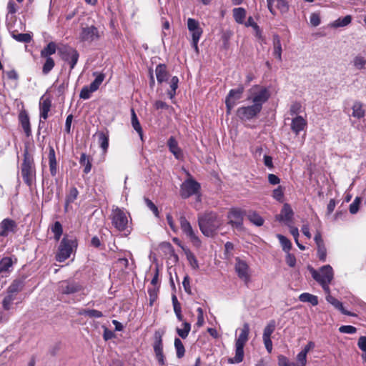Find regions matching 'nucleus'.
<instances>
[{
	"label": "nucleus",
	"instance_id": "c756f323",
	"mask_svg": "<svg viewBox=\"0 0 366 366\" xmlns=\"http://www.w3.org/2000/svg\"><path fill=\"white\" fill-rule=\"evenodd\" d=\"M273 47H274L273 54L276 56L277 59H278L279 61H282V49L280 37L277 34H274L273 36Z\"/></svg>",
	"mask_w": 366,
	"mask_h": 366
},
{
	"label": "nucleus",
	"instance_id": "aec40b11",
	"mask_svg": "<svg viewBox=\"0 0 366 366\" xmlns=\"http://www.w3.org/2000/svg\"><path fill=\"white\" fill-rule=\"evenodd\" d=\"M19 120L26 137L31 134L29 117L25 110L21 111L19 114Z\"/></svg>",
	"mask_w": 366,
	"mask_h": 366
},
{
	"label": "nucleus",
	"instance_id": "c9c22d12",
	"mask_svg": "<svg viewBox=\"0 0 366 366\" xmlns=\"http://www.w3.org/2000/svg\"><path fill=\"white\" fill-rule=\"evenodd\" d=\"M13 262L11 257H5L0 260V274L8 272L12 267Z\"/></svg>",
	"mask_w": 366,
	"mask_h": 366
},
{
	"label": "nucleus",
	"instance_id": "f3484780",
	"mask_svg": "<svg viewBox=\"0 0 366 366\" xmlns=\"http://www.w3.org/2000/svg\"><path fill=\"white\" fill-rule=\"evenodd\" d=\"M267 7L269 11L274 15L275 11L274 7H276L282 14H285L289 10V5L286 0H267Z\"/></svg>",
	"mask_w": 366,
	"mask_h": 366
},
{
	"label": "nucleus",
	"instance_id": "a211bd4d",
	"mask_svg": "<svg viewBox=\"0 0 366 366\" xmlns=\"http://www.w3.org/2000/svg\"><path fill=\"white\" fill-rule=\"evenodd\" d=\"M248 265L244 261L237 259L235 270L238 274V277L246 282H248L249 279L248 274Z\"/></svg>",
	"mask_w": 366,
	"mask_h": 366
},
{
	"label": "nucleus",
	"instance_id": "8fccbe9b",
	"mask_svg": "<svg viewBox=\"0 0 366 366\" xmlns=\"http://www.w3.org/2000/svg\"><path fill=\"white\" fill-rule=\"evenodd\" d=\"M277 239H279L282 247V249L286 252V253H288V252H290V250L292 248V243L290 241L289 239H287L286 237H285L284 235L282 234H277Z\"/></svg>",
	"mask_w": 366,
	"mask_h": 366
},
{
	"label": "nucleus",
	"instance_id": "7c9ffc66",
	"mask_svg": "<svg viewBox=\"0 0 366 366\" xmlns=\"http://www.w3.org/2000/svg\"><path fill=\"white\" fill-rule=\"evenodd\" d=\"M299 300L302 302L310 303L312 306L318 305V297L308 292H304L300 295Z\"/></svg>",
	"mask_w": 366,
	"mask_h": 366
},
{
	"label": "nucleus",
	"instance_id": "7ed1b4c3",
	"mask_svg": "<svg viewBox=\"0 0 366 366\" xmlns=\"http://www.w3.org/2000/svg\"><path fill=\"white\" fill-rule=\"evenodd\" d=\"M21 174L24 182L28 186H31L36 177V168L33 157L26 149L24 152L23 162L21 166Z\"/></svg>",
	"mask_w": 366,
	"mask_h": 366
},
{
	"label": "nucleus",
	"instance_id": "72a5a7b5",
	"mask_svg": "<svg viewBox=\"0 0 366 366\" xmlns=\"http://www.w3.org/2000/svg\"><path fill=\"white\" fill-rule=\"evenodd\" d=\"M233 17L238 24H244L246 17V10L244 8L238 7L232 10Z\"/></svg>",
	"mask_w": 366,
	"mask_h": 366
},
{
	"label": "nucleus",
	"instance_id": "5fc2aeb1",
	"mask_svg": "<svg viewBox=\"0 0 366 366\" xmlns=\"http://www.w3.org/2000/svg\"><path fill=\"white\" fill-rule=\"evenodd\" d=\"M46 61L42 67V72L44 74H48L54 68L55 62L51 57H44Z\"/></svg>",
	"mask_w": 366,
	"mask_h": 366
},
{
	"label": "nucleus",
	"instance_id": "052dcab7",
	"mask_svg": "<svg viewBox=\"0 0 366 366\" xmlns=\"http://www.w3.org/2000/svg\"><path fill=\"white\" fill-rule=\"evenodd\" d=\"M278 366H300L297 363L290 362L288 358L284 355L278 356Z\"/></svg>",
	"mask_w": 366,
	"mask_h": 366
},
{
	"label": "nucleus",
	"instance_id": "e2e57ef3",
	"mask_svg": "<svg viewBox=\"0 0 366 366\" xmlns=\"http://www.w3.org/2000/svg\"><path fill=\"white\" fill-rule=\"evenodd\" d=\"M94 91L91 90V87L89 86H84L79 94V97L83 99H88L91 97V94Z\"/></svg>",
	"mask_w": 366,
	"mask_h": 366
},
{
	"label": "nucleus",
	"instance_id": "393cba45",
	"mask_svg": "<svg viewBox=\"0 0 366 366\" xmlns=\"http://www.w3.org/2000/svg\"><path fill=\"white\" fill-rule=\"evenodd\" d=\"M155 74L158 83L162 84L168 80L169 73L164 64H159L156 66Z\"/></svg>",
	"mask_w": 366,
	"mask_h": 366
},
{
	"label": "nucleus",
	"instance_id": "bb28decb",
	"mask_svg": "<svg viewBox=\"0 0 366 366\" xmlns=\"http://www.w3.org/2000/svg\"><path fill=\"white\" fill-rule=\"evenodd\" d=\"M24 287V281L23 279H16L14 280L9 287L7 288V293L11 295H16L19 292H21Z\"/></svg>",
	"mask_w": 366,
	"mask_h": 366
},
{
	"label": "nucleus",
	"instance_id": "f8f14e48",
	"mask_svg": "<svg viewBox=\"0 0 366 366\" xmlns=\"http://www.w3.org/2000/svg\"><path fill=\"white\" fill-rule=\"evenodd\" d=\"M162 332L156 331L154 333V342L153 345L154 354L159 365L165 364L164 355L163 353Z\"/></svg>",
	"mask_w": 366,
	"mask_h": 366
},
{
	"label": "nucleus",
	"instance_id": "0e129e2a",
	"mask_svg": "<svg viewBox=\"0 0 366 366\" xmlns=\"http://www.w3.org/2000/svg\"><path fill=\"white\" fill-rule=\"evenodd\" d=\"M302 105L300 102H295L292 104L290 109V114L292 116L297 115L301 112Z\"/></svg>",
	"mask_w": 366,
	"mask_h": 366
},
{
	"label": "nucleus",
	"instance_id": "473e14b6",
	"mask_svg": "<svg viewBox=\"0 0 366 366\" xmlns=\"http://www.w3.org/2000/svg\"><path fill=\"white\" fill-rule=\"evenodd\" d=\"M352 64L356 69H366V58L361 54H357L353 58Z\"/></svg>",
	"mask_w": 366,
	"mask_h": 366
},
{
	"label": "nucleus",
	"instance_id": "09e8293b",
	"mask_svg": "<svg viewBox=\"0 0 366 366\" xmlns=\"http://www.w3.org/2000/svg\"><path fill=\"white\" fill-rule=\"evenodd\" d=\"M79 163L81 165L84 166V172L85 174H88L90 172L92 169V163L89 157L86 154L82 153L80 157Z\"/></svg>",
	"mask_w": 366,
	"mask_h": 366
},
{
	"label": "nucleus",
	"instance_id": "20e7f679",
	"mask_svg": "<svg viewBox=\"0 0 366 366\" xmlns=\"http://www.w3.org/2000/svg\"><path fill=\"white\" fill-rule=\"evenodd\" d=\"M76 247L77 242L75 238H69L67 236H64L59 245L56 260L59 262H64L70 257L73 249Z\"/></svg>",
	"mask_w": 366,
	"mask_h": 366
},
{
	"label": "nucleus",
	"instance_id": "603ef678",
	"mask_svg": "<svg viewBox=\"0 0 366 366\" xmlns=\"http://www.w3.org/2000/svg\"><path fill=\"white\" fill-rule=\"evenodd\" d=\"M51 230L54 234L55 240L59 241L63 233L61 224L58 221L55 222L54 224L51 226Z\"/></svg>",
	"mask_w": 366,
	"mask_h": 366
},
{
	"label": "nucleus",
	"instance_id": "5701e85b",
	"mask_svg": "<svg viewBox=\"0 0 366 366\" xmlns=\"http://www.w3.org/2000/svg\"><path fill=\"white\" fill-rule=\"evenodd\" d=\"M326 300L330 304L333 305L336 309L340 310L342 314L348 315V316H352V317L357 316L355 313L351 312H350L348 310H346L344 308V307L342 305V303L341 302H340L337 299L334 297L333 296H332L330 295H327Z\"/></svg>",
	"mask_w": 366,
	"mask_h": 366
},
{
	"label": "nucleus",
	"instance_id": "4468645a",
	"mask_svg": "<svg viewBox=\"0 0 366 366\" xmlns=\"http://www.w3.org/2000/svg\"><path fill=\"white\" fill-rule=\"evenodd\" d=\"M17 229V224L11 219L6 218L0 223V237H6L9 233H15Z\"/></svg>",
	"mask_w": 366,
	"mask_h": 366
},
{
	"label": "nucleus",
	"instance_id": "680f3d73",
	"mask_svg": "<svg viewBox=\"0 0 366 366\" xmlns=\"http://www.w3.org/2000/svg\"><path fill=\"white\" fill-rule=\"evenodd\" d=\"M362 199L361 197H357L352 202V203L350 205V212L352 214H356L359 210V207L361 203Z\"/></svg>",
	"mask_w": 366,
	"mask_h": 366
},
{
	"label": "nucleus",
	"instance_id": "412c9836",
	"mask_svg": "<svg viewBox=\"0 0 366 366\" xmlns=\"http://www.w3.org/2000/svg\"><path fill=\"white\" fill-rule=\"evenodd\" d=\"M167 146L169 151L174 154L177 159L183 158L182 149L178 146V142L174 137H170L167 141Z\"/></svg>",
	"mask_w": 366,
	"mask_h": 366
},
{
	"label": "nucleus",
	"instance_id": "0eeeda50",
	"mask_svg": "<svg viewBox=\"0 0 366 366\" xmlns=\"http://www.w3.org/2000/svg\"><path fill=\"white\" fill-rule=\"evenodd\" d=\"M200 184L192 178H189L184 181L180 186V195L183 199H187L189 197L197 194L199 192Z\"/></svg>",
	"mask_w": 366,
	"mask_h": 366
},
{
	"label": "nucleus",
	"instance_id": "f257e3e1",
	"mask_svg": "<svg viewBox=\"0 0 366 366\" xmlns=\"http://www.w3.org/2000/svg\"><path fill=\"white\" fill-rule=\"evenodd\" d=\"M198 225L202 233L212 237L222 225V221L214 212H206L198 215Z\"/></svg>",
	"mask_w": 366,
	"mask_h": 366
},
{
	"label": "nucleus",
	"instance_id": "338daca9",
	"mask_svg": "<svg viewBox=\"0 0 366 366\" xmlns=\"http://www.w3.org/2000/svg\"><path fill=\"white\" fill-rule=\"evenodd\" d=\"M272 197L279 202H282L284 192L281 186H279L277 188L273 190Z\"/></svg>",
	"mask_w": 366,
	"mask_h": 366
},
{
	"label": "nucleus",
	"instance_id": "ddd939ff",
	"mask_svg": "<svg viewBox=\"0 0 366 366\" xmlns=\"http://www.w3.org/2000/svg\"><path fill=\"white\" fill-rule=\"evenodd\" d=\"M269 97L270 94L269 90L265 87H261L259 92L248 97L247 99L252 100L254 105L260 106V110H262L264 103L269 99Z\"/></svg>",
	"mask_w": 366,
	"mask_h": 366
},
{
	"label": "nucleus",
	"instance_id": "3c124183",
	"mask_svg": "<svg viewBox=\"0 0 366 366\" xmlns=\"http://www.w3.org/2000/svg\"><path fill=\"white\" fill-rule=\"evenodd\" d=\"M174 347L176 350L177 357L179 359L183 357L185 353V349L181 340L178 337L174 339Z\"/></svg>",
	"mask_w": 366,
	"mask_h": 366
},
{
	"label": "nucleus",
	"instance_id": "2f4dec72",
	"mask_svg": "<svg viewBox=\"0 0 366 366\" xmlns=\"http://www.w3.org/2000/svg\"><path fill=\"white\" fill-rule=\"evenodd\" d=\"M352 116L357 119L362 118L365 114V111L363 109V104L360 102H355L352 105Z\"/></svg>",
	"mask_w": 366,
	"mask_h": 366
},
{
	"label": "nucleus",
	"instance_id": "864d4df0",
	"mask_svg": "<svg viewBox=\"0 0 366 366\" xmlns=\"http://www.w3.org/2000/svg\"><path fill=\"white\" fill-rule=\"evenodd\" d=\"M79 194V192L75 187H72L69 189V194L66 197V207L71 203L74 202Z\"/></svg>",
	"mask_w": 366,
	"mask_h": 366
},
{
	"label": "nucleus",
	"instance_id": "69168bd1",
	"mask_svg": "<svg viewBox=\"0 0 366 366\" xmlns=\"http://www.w3.org/2000/svg\"><path fill=\"white\" fill-rule=\"evenodd\" d=\"M339 332L345 334H354L357 332V328L352 325H342L340 327Z\"/></svg>",
	"mask_w": 366,
	"mask_h": 366
},
{
	"label": "nucleus",
	"instance_id": "6ab92c4d",
	"mask_svg": "<svg viewBox=\"0 0 366 366\" xmlns=\"http://www.w3.org/2000/svg\"><path fill=\"white\" fill-rule=\"evenodd\" d=\"M306 126L307 121L301 116H297L292 119L291 129L296 135L304 130Z\"/></svg>",
	"mask_w": 366,
	"mask_h": 366
},
{
	"label": "nucleus",
	"instance_id": "e433bc0d",
	"mask_svg": "<svg viewBox=\"0 0 366 366\" xmlns=\"http://www.w3.org/2000/svg\"><path fill=\"white\" fill-rule=\"evenodd\" d=\"M56 51V44L54 41L49 42L46 46H45L41 51V57H51L50 56L55 54Z\"/></svg>",
	"mask_w": 366,
	"mask_h": 366
},
{
	"label": "nucleus",
	"instance_id": "37998d69",
	"mask_svg": "<svg viewBox=\"0 0 366 366\" xmlns=\"http://www.w3.org/2000/svg\"><path fill=\"white\" fill-rule=\"evenodd\" d=\"M351 21L352 16L350 15H347L343 18H338L331 24V26L335 28L343 27L350 24Z\"/></svg>",
	"mask_w": 366,
	"mask_h": 366
},
{
	"label": "nucleus",
	"instance_id": "2eb2a0df",
	"mask_svg": "<svg viewBox=\"0 0 366 366\" xmlns=\"http://www.w3.org/2000/svg\"><path fill=\"white\" fill-rule=\"evenodd\" d=\"M51 107V101L49 98H44L42 97L39 102V110H40V121L39 124V129L41 128V124H44V122L41 120H46L48 118V113L50 111Z\"/></svg>",
	"mask_w": 366,
	"mask_h": 366
},
{
	"label": "nucleus",
	"instance_id": "f03ea898",
	"mask_svg": "<svg viewBox=\"0 0 366 366\" xmlns=\"http://www.w3.org/2000/svg\"><path fill=\"white\" fill-rule=\"evenodd\" d=\"M83 290V286L72 279H67L58 282L57 297L58 300L66 303H70V296Z\"/></svg>",
	"mask_w": 366,
	"mask_h": 366
},
{
	"label": "nucleus",
	"instance_id": "a878e982",
	"mask_svg": "<svg viewBox=\"0 0 366 366\" xmlns=\"http://www.w3.org/2000/svg\"><path fill=\"white\" fill-rule=\"evenodd\" d=\"M49 164L51 175L54 177L57 174V162L54 149L52 146L49 147Z\"/></svg>",
	"mask_w": 366,
	"mask_h": 366
},
{
	"label": "nucleus",
	"instance_id": "4c0bfd02",
	"mask_svg": "<svg viewBox=\"0 0 366 366\" xmlns=\"http://www.w3.org/2000/svg\"><path fill=\"white\" fill-rule=\"evenodd\" d=\"M248 219L256 226H262L264 224V219L256 212L251 211L247 214Z\"/></svg>",
	"mask_w": 366,
	"mask_h": 366
},
{
	"label": "nucleus",
	"instance_id": "1a4fd4ad",
	"mask_svg": "<svg viewBox=\"0 0 366 366\" xmlns=\"http://www.w3.org/2000/svg\"><path fill=\"white\" fill-rule=\"evenodd\" d=\"M58 51L62 60L68 62L70 64V69H73L79 57L78 51L75 49L67 46L59 48Z\"/></svg>",
	"mask_w": 366,
	"mask_h": 366
},
{
	"label": "nucleus",
	"instance_id": "58836bf2",
	"mask_svg": "<svg viewBox=\"0 0 366 366\" xmlns=\"http://www.w3.org/2000/svg\"><path fill=\"white\" fill-rule=\"evenodd\" d=\"M79 315H84L90 318H100L103 317L101 311L94 309H84L79 312Z\"/></svg>",
	"mask_w": 366,
	"mask_h": 366
},
{
	"label": "nucleus",
	"instance_id": "c85d7f7f",
	"mask_svg": "<svg viewBox=\"0 0 366 366\" xmlns=\"http://www.w3.org/2000/svg\"><path fill=\"white\" fill-rule=\"evenodd\" d=\"M244 345L238 344L235 342V356L233 358L229 359V362L239 363L244 359Z\"/></svg>",
	"mask_w": 366,
	"mask_h": 366
},
{
	"label": "nucleus",
	"instance_id": "a18cd8bd",
	"mask_svg": "<svg viewBox=\"0 0 366 366\" xmlns=\"http://www.w3.org/2000/svg\"><path fill=\"white\" fill-rule=\"evenodd\" d=\"M94 75H96L95 79L89 84V86L91 87L92 91L96 92L99 86L102 84L104 79V74H97V72H94L93 74Z\"/></svg>",
	"mask_w": 366,
	"mask_h": 366
},
{
	"label": "nucleus",
	"instance_id": "9d476101",
	"mask_svg": "<svg viewBox=\"0 0 366 366\" xmlns=\"http://www.w3.org/2000/svg\"><path fill=\"white\" fill-rule=\"evenodd\" d=\"M180 227L186 236L190 239L194 246L199 247L201 245V240L193 229L191 224L187 221L184 216L179 217Z\"/></svg>",
	"mask_w": 366,
	"mask_h": 366
},
{
	"label": "nucleus",
	"instance_id": "dca6fc26",
	"mask_svg": "<svg viewBox=\"0 0 366 366\" xmlns=\"http://www.w3.org/2000/svg\"><path fill=\"white\" fill-rule=\"evenodd\" d=\"M187 28L192 35V39L201 38L203 34V29L197 20L189 18L187 19Z\"/></svg>",
	"mask_w": 366,
	"mask_h": 366
},
{
	"label": "nucleus",
	"instance_id": "b1692460",
	"mask_svg": "<svg viewBox=\"0 0 366 366\" xmlns=\"http://www.w3.org/2000/svg\"><path fill=\"white\" fill-rule=\"evenodd\" d=\"M293 214L291 207L288 204H285L280 214L276 217V219L279 221L289 222L292 221Z\"/></svg>",
	"mask_w": 366,
	"mask_h": 366
},
{
	"label": "nucleus",
	"instance_id": "4d7b16f0",
	"mask_svg": "<svg viewBox=\"0 0 366 366\" xmlns=\"http://www.w3.org/2000/svg\"><path fill=\"white\" fill-rule=\"evenodd\" d=\"M15 300V295L7 293V295L4 298L2 301V307L5 310H9L11 308V305L13 301Z\"/></svg>",
	"mask_w": 366,
	"mask_h": 366
},
{
	"label": "nucleus",
	"instance_id": "de8ad7c7",
	"mask_svg": "<svg viewBox=\"0 0 366 366\" xmlns=\"http://www.w3.org/2000/svg\"><path fill=\"white\" fill-rule=\"evenodd\" d=\"M99 144L104 152H107L109 147V135L104 132L98 134Z\"/></svg>",
	"mask_w": 366,
	"mask_h": 366
},
{
	"label": "nucleus",
	"instance_id": "774afa93",
	"mask_svg": "<svg viewBox=\"0 0 366 366\" xmlns=\"http://www.w3.org/2000/svg\"><path fill=\"white\" fill-rule=\"evenodd\" d=\"M297 364L300 366H305L307 364V355L303 352H300L297 355Z\"/></svg>",
	"mask_w": 366,
	"mask_h": 366
},
{
	"label": "nucleus",
	"instance_id": "cd10ccee",
	"mask_svg": "<svg viewBox=\"0 0 366 366\" xmlns=\"http://www.w3.org/2000/svg\"><path fill=\"white\" fill-rule=\"evenodd\" d=\"M249 325L248 323L245 322L242 327L241 328L240 334L238 337L236 339L235 342L241 345H245L249 338Z\"/></svg>",
	"mask_w": 366,
	"mask_h": 366
},
{
	"label": "nucleus",
	"instance_id": "ea45409f",
	"mask_svg": "<svg viewBox=\"0 0 366 366\" xmlns=\"http://www.w3.org/2000/svg\"><path fill=\"white\" fill-rule=\"evenodd\" d=\"M11 35L14 39L19 42L29 43L32 40V36L29 33L16 34L14 31L11 32Z\"/></svg>",
	"mask_w": 366,
	"mask_h": 366
},
{
	"label": "nucleus",
	"instance_id": "39448f33",
	"mask_svg": "<svg viewBox=\"0 0 366 366\" xmlns=\"http://www.w3.org/2000/svg\"><path fill=\"white\" fill-rule=\"evenodd\" d=\"M312 278L317 282L331 283L334 277L332 267L329 265H324L319 271L311 267L310 269Z\"/></svg>",
	"mask_w": 366,
	"mask_h": 366
},
{
	"label": "nucleus",
	"instance_id": "13d9d810",
	"mask_svg": "<svg viewBox=\"0 0 366 366\" xmlns=\"http://www.w3.org/2000/svg\"><path fill=\"white\" fill-rule=\"evenodd\" d=\"M317 257L322 262L326 261L327 257V249L325 244L317 246Z\"/></svg>",
	"mask_w": 366,
	"mask_h": 366
},
{
	"label": "nucleus",
	"instance_id": "c03bdc74",
	"mask_svg": "<svg viewBox=\"0 0 366 366\" xmlns=\"http://www.w3.org/2000/svg\"><path fill=\"white\" fill-rule=\"evenodd\" d=\"M275 327H276L275 320H269L264 329L262 338H271V335L275 330Z\"/></svg>",
	"mask_w": 366,
	"mask_h": 366
},
{
	"label": "nucleus",
	"instance_id": "4be33fe9",
	"mask_svg": "<svg viewBox=\"0 0 366 366\" xmlns=\"http://www.w3.org/2000/svg\"><path fill=\"white\" fill-rule=\"evenodd\" d=\"M230 219L229 224L233 227H240L242 225V216L240 210L234 209H232L228 215Z\"/></svg>",
	"mask_w": 366,
	"mask_h": 366
},
{
	"label": "nucleus",
	"instance_id": "f704fd0d",
	"mask_svg": "<svg viewBox=\"0 0 366 366\" xmlns=\"http://www.w3.org/2000/svg\"><path fill=\"white\" fill-rule=\"evenodd\" d=\"M244 88L242 85H239L237 89H231L227 96V98L229 99H234L236 102L237 100L241 99L244 92Z\"/></svg>",
	"mask_w": 366,
	"mask_h": 366
},
{
	"label": "nucleus",
	"instance_id": "6e6552de",
	"mask_svg": "<svg viewBox=\"0 0 366 366\" xmlns=\"http://www.w3.org/2000/svg\"><path fill=\"white\" fill-rule=\"evenodd\" d=\"M112 225L119 231H125L128 226V219L126 213L119 207L112 209Z\"/></svg>",
	"mask_w": 366,
	"mask_h": 366
},
{
	"label": "nucleus",
	"instance_id": "423d86ee",
	"mask_svg": "<svg viewBox=\"0 0 366 366\" xmlns=\"http://www.w3.org/2000/svg\"><path fill=\"white\" fill-rule=\"evenodd\" d=\"M100 34L99 29L94 25L81 26L78 36V39L82 43H92L99 40Z\"/></svg>",
	"mask_w": 366,
	"mask_h": 366
},
{
	"label": "nucleus",
	"instance_id": "9b49d317",
	"mask_svg": "<svg viewBox=\"0 0 366 366\" xmlns=\"http://www.w3.org/2000/svg\"><path fill=\"white\" fill-rule=\"evenodd\" d=\"M261 111L260 106L252 104L238 108L237 115L241 120L248 121L256 117Z\"/></svg>",
	"mask_w": 366,
	"mask_h": 366
},
{
	"label": "nucleus",
	"instance_id": "bf43d9fd",
	"mask_svg": "<svg viewBox=\"0 0 366 366\" xmlns=\"http://www.w3.org/2000/svg\"><path fill=\"white\" fill-rule=\"evenodd\" d=\"M159 287H152L148 289V294L149 296V305L152 306L156 301L158 295Z\"/></svg>",
	"mask_w": 366,
	"mask_h": 366
},
{
	"label": "nucleus",
	"instance_id": "6e6d98bb",
	"mask_svg": "<svg viewBox=\"0 0 366 366\" xmlns=\"http://www.w3.org/2000/svg\"><path fill=\"white\" fill-rule=\"evenodd\" d=\"M183 329L177 328V332L179 337L182 339H185L187 337L189 331L191 330V325L189 322H184L183 323Z\"/></svg>",
	"mask_w": 366,
	"mask_h": 366
},
{
	"label": "nucleus",
	"instance_id": "a19ab883",
	"mask_svg": "<svg viewBox=\"0 0 366 366\" xmlns=\"http://www.w3.org/2000/svg\"><path fill=\"white\" fill-rule=\"evenodd\" d=\"M185 255L187 257V259L189 262L190 266L194 269H199V263L195 257L194 254L189 249H184L183 248Z\"/></svg>",
	"mask_w": 366,
	"mask_h": 366
},
{
	"label": "nucleus",
	"instance_id": "79ce46f5",
	"mask_svg": "<svg viewBox=\"0 0 366 366\" xmlns=\"http://www.w3.org/2000/svg\"><path fill=\"white\" fill-rule=\"evenodd\" d=\"M132 125L134 129L139 134L140 138H143V131L134 109H132Z\"/></svg>",
	"mask_w": 366,
	"mask_h": 366
},
{
	"label": "nucleus",
	"instance_id": "49530a36",
	"mask_svg": "<svg viewBox=\"0 0 366 366\" xmlns=\"http://www.w3.org/2000/svg\"><path fill=\"white\" fill-rule=\"evenodd\" d=\"M170 90L167 92L169 99H172L176 95V90L178 88L179 79L177 76H173L170 80Z\"/></svg>",
	"mask_w": 366,
	"mask_h": 366
}]
</instances>
